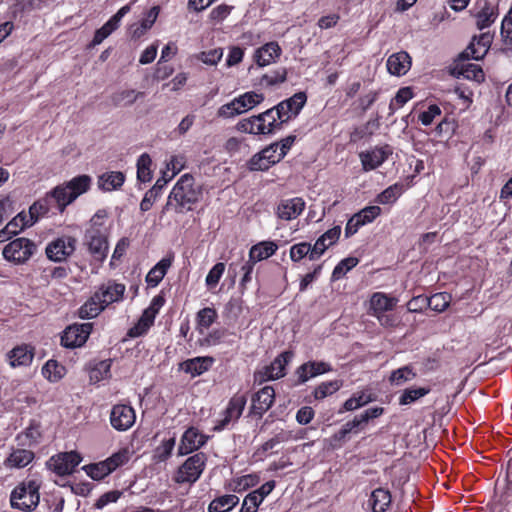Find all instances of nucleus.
<instances>
[{"instance_id":"13d9d810","label":"nucleus","mask_w":512,"mask_h":512,"mask_svg":"<svg viewBox=\"0 0 512 512\" xmlns=\"http://www.w3.org/2000/svg\"><path fill=\"white\" fill-rule=\"evenodd\" d=\"M225 272V264L223 262L216 263L208 272L205 284L209 290L214 289Z\"/></svg>"},{"instance_id":"7ed1b4c3","label":"nucleus","mask_w":512,"mask_h":512,"mask_svg":"<svg viewBox=\"0 0 512 512\" xmlns=\"http://www.w3.org/2000/svg\"><path fill=\"white\" fill-rule=\"evenodd\" d=\"M41 482L36 479L19 483L10 494V505L23 512L34 511L40 502Z\"/></svg>"},{"instance_id":"2eb2a0df","label":"nucleus","mask_w":512,"mask_h":512,"mask_svg":"<svg viewBox=\"0 0 512 512\" xmlns=\"http://www.w3.org/2000/svg\"><path fill=\"white\" fill-rule=\"evenodd\" d=\"M210 436L203 434L198 428L191 426L182 434L180 444L178 446V455H189L198 451L209 440Z\"/></svg>"},{"instance_id":"6e6552de","label":"nucleus","mask_w":512,"mask_h":512,"mask_svg":"<svg viewBox=\"0 0 512 512\" xmlns=\"http://www.w3.org/2000/svg\"><path fill=\"white\" fill-rule=\"evenodd\" d=\"M279 143H271L258 153L254 154L246 163L249 171H268L272 166L282 159L278 155Z\"/></svg>"},{"instance_id":"4d7b16f0","label":"nucleus","mask_w":512,"mask_h":512,"mask_svg":"<svg viewBox=\"0 0 512 512\" xmlns=\"http://www.w3.org/2000/svg\"><path fill=\"white\" fill-rule=\"evenodd\" d=\"M501 36L507 49L512 52V6L502 20Z\"/></svg>"},{"instance_id":"412c9836","label":"nucleus","mask_w":512,"mask_h":512,"mask_svg":"<svg viewBox=\"0 0 512 512\" xmlns=\"http://www.w3.org/2000/svg\"><path fill=\"white\" fill-rule=\"evenodd\" d=\"M333 370L330 363L324 361H307L296 369L298 384H304L311 378L331 372Z\"/></svg>"},{"instance_id":"37998d69","label":"nucleus","mask_w":512,"mask_h":512,"mask_svg":"<svg viewBox=\"0 0 512 512\" xmlns=\"http://www.w3.org/2000/svg\"><path fill=\"white\" fill-rule=\"evenodd\" d=\"M241 111L244 113L264 101V95L254 91L246 92L235 98Z\"/></svg>"},{"instance_id":"de8ad7c7","label":"nucleus","mask_w":512,"mask_h":512,"mask_svg":"<svg viewBox=\"0 0 512 512\" xmlns=\"http://www.w3.org/2000/svg\"><path fill=\"white\" fill-rule=\"evenodd\" d=\"M143 92H136L133 89L123 90L112 95V102L116 106L132 105L139 97H143Z\"/></svg>"},{"instance_id":"6ab92c4d","label":"nucleus","mask_w":512,"mask_h":512,"mask_svg":"<svg viewBox=\"0 0 512 512\" xmlns=\"http://www.w3.org/2000/svg\"><path fill=\"white\" fill-rule=\"evenodd\" d=\"M493 41V34L490 32L481 33L474 36L468 47L461 53L465 59L481 60L488 52Z\"/></svg>"},{"instance_id":"ddd939ff","label":"nucleus","mask_w":512,"mask_h":512,"mask_svg":"<svg viewBox=\"0 0 512 512\" xmlns=\"http://www.w3.org/2000/svg\"><path fill=\"white\" fill-rule=\"evenodd\" d=\"M246 403H247L246 394H240V393L234 394L230 398V400L223 412V418L216 422L215 426L213 427V431L220 432V431L224 430L232 421H237L241 417V415L244 411V408L246 406Z\"/></svg>"},{"instance_id":"9d476101","label":"nucleus","mask_w":512,"mask_h":512,"mask_svg":"<svg viewBox=\"0 0 512 512\" xmlns=\"http://www.w3.org/2000/svg\"><path fill=\"white\" fill-rule=\"evenodd\" d=\"M76 246L77 239L75 237L63 235L48 243L45 253L49 260L62 262L74 253Z\"/></svg>"},{"instance_id":"864d4df0","label":"nucleus","mask_w":512,"mask_h":512,"mask_svg":"<svg viewBox=\"0 0 512 512\" xmlns=\"http://www.w3.org/2000/svg\"><path fill=\"white\" fill-rule=\"evenodd\" d=\"M54 207L51 200H48V194L41 200L35 202L29 209V217L35 223L40 215H46Z\"/></svg>"},{"instance_id":"cd10ccee","label":"nucleus","mask_w":512,"mask_h":512,"mask_svg":"<svg viewBox=\"0 0 512 512\" xmlns=\"http://www.w3.org/2000/svg\"><path fill=\"white\" fill-rule=\"evenodd\" d=\"M398 299L383 292H375L370 298V310L376 316L394 309Z\"/></svg>"},{"instance_id":"338daca9","label":"nucleus","mask_w":512,"mask_h":512,"mask_svg":"<svg viewBox=\"0 0 512 512\" xmlns=\"http://www.w3.org/2000/svg\"><path fill=\"white\" fill-rule=\"evenodd\" d=\"M426 304L434 311L442 312L449 305V296L446 293H437L431 297H427Z\"/></svg>"},{"instance_id":"72a5a7b5","label":"nucleus","mask_w":512,"mask_h":512,"mask_svg":"<svg viewBox=\"0 0 512 512\" xmlns=\"http://www.w3.org/2000/svg\"><path fill=\"white\" fill-rule=\"evenodd\" d=\"M105 310L98 296L93 293L92 296L78 309V316L81 319H93Z\"/></svg>"},{"instance_id":"a878e982","label":"nucleus","mask_w":512,"mask_h":512,"mask_svg":"<svg viewBox=\"0 0 512 512\" xmlns=\"http://www.w3.org/2000/svg\"><path fill=\"white\" fill-rule=\"evenodd\" d=\"M411 57L406 51H400L390 55L387 59V70L395 76L405 75L411 68Z\"/></svg>"},{"instance_id":"f3484780","label":"nucleus","mask_w":512,"mask_h":512,"mask_svg":"<svg viewBox=\"0 0 512 512\" xmlns=\"http://www.w3.org/2000/svg\"><path fill=\"white\" fill-rule=\"evenodd\" d=\"M275 390L272 386H265L254 393L251 398L250 414L261 418L273 405Z\"/></svg>"},{"instance_id":"3c124183","label":"nucleus","mask_w":512,"mask_h":512,"mask_svg":"<svg viewBox=\"0 0 512 512\" xmlns=\"http://www.w3.org/2000/svg\"><path fill=\"white\" fill-rule=\"evenodd\" d=\"M359 263V259L356 257H347L342 259L333 269L332 280L337 281L341 279L347 272L352 270Z\"/></svg>"},{"instance_id":"680f3d73","label":"nucleus","mask_w":512,"mask_h":512,"mask_svg":"<svg viewBox=\"0 0 512 512\" xmlns=\"http://www.w3.org/2000/svg\"><path fill=\"white\" fill-rule=\"evenodd\" d=\"M68 274L69 269L67 267L49 265L42 269L41 277L49 282L50 279H64Z\"/></svg>"},{"instance_id":"6e6d98bb","label":"nucleus","mask_w":512,"mask_h":512,"mask_svg":"<svg viewBox=\"0 0 512 512\" xmlns=\"http://www.w3.org/2000/svg\"><path fill=\"white\" fill-rule=\"evenodd\" d=\"M313 251V245L308 242H301L294 244L290 247V258L293 262H299L304 257L310 259V255Z\"/></svg>"},{"instance_id":"dca6fc26","label":"nucleus","mask_w":512,"mask_h":512,"mask_svg":"<svg viewBox=\"0 0 512 512\" xmlns=\"http://www.w3.org/2000/svg\"><path fill=\"white\" fill-rule=\"evenodd\" d=\"M392 152V148L388 144L360 152L359 159L361 161L362 170L369 172L377 169L392 155Z\"/></svg>"},{"instance_id":"1a4fd4ad","label":"nucleus","mask_w":512,"mask_h":512,"mask_svg":"<svg viewBox=\"0 0 512 512\" xmlns=\"http://www.w3.org/2000/svg\"><path fill=\"white\" fill-rule=\"evenodd\" d=\"M307 102L305 92H297L288 99L279 102L274 106L276 115L280 120V124H286L291 119L298 116L302 108Z\"/></svg>"},{"instance_id":"a19ab883","label":"nucleus","mask_w":512,"mask_h":512,"mask_svg":"<svg viewBox=\"0 0 512 512\" xmlns=\"http://www.w3.org/2000/svg\"><path fill=\"white\" fill-rule=\"evenodd\" d=\"M175 444V436L162 440L153 451V459L158 463L167 461L172 455Z\"/></svg>"},{"instance_id":"5701e85b","label":"nucleus","mask_w":512,"mask_h":512,"mask_svg":"<svg viewBox=\"0 0 512 512\" xmlns=\"http://www.w3.org/2000/svg\"><path fill=\"white\" fill-rule=\"evenodd\" d=\"M340 235V225H336L323 233L313 245L310 260L314 261L319 259L330 246L334 245L339 240Z\"/></svg>"},{"instance_id":"bf43d9fd","label":"nucleus","mask_w":512,"mask_h":512,"mask_svg":"<svg viewBox=\"0 0 512 512\" xmlns=\"http://www.w3.org/2000/svg\"><path fill=\"white\" fill-rule=\"evenodd\" d=\"M381 208L377 205L366 206L357 213L355 216L364 225L372 223L381 214Z\"/></svg>"},{"instance_id":"e433bc0d","label":"nucleus","mask_w":512,"mask_h":512,"mask_svg":"<svg viewBox=\"0 0 512 512\" xmlns=\"http://www.w3.org/2000/svg\"><path fill=\"white\" fill-rule=\"evenodd\" d=\"M239 503L238 496L227 494L216 497L208 506L209 512H229Z\"/></svg>"},{"instance_id":"09e8293b","label":"nucleus","mask_w":512,"mask_h":512,"mask_svg":"<svg viewBox=\"0 0 512 512\" xmlns=\"http://www.w3.org/2000/svg\"><path fill=\"white\" fill-rule=\"evenodd\" d=\"M457 123L449 117L443 118L434 129L435 136L440 140H448L456 131Z\"/></svg>"},{"instance_id":"4468645a","label":"nucleus","mask_w":512,"mask_h":512,"mask_svg":"<svg viewBox=\"0 0 512 512\" xmlns=\"http://www.w3.org/2000/svg\"><path fill=\"white\" fill-rule=\"evenodd\" d=\"M81 460L82 458L79 453L70 451L52 456L48 461V465L58 476H66L75 471Z\"/></svg>"},{"instance_id":"20e7f679","label":"nucleus","mask_w":512,"mask_h":512,"mask_svg":"<svg viewBox=\"0 0 512 512\" xmlns=\"http://www.w3.org/2000/svg\"><path fill=\"white\" fill-rule=\"evenodd\" d=\"M284 124H280L274 107L267 109L259 115L242 119L236 125L238 131L254 135L273 134L282 129Z\"/></svg>"},{"instance_id":"c9c22d12","label":"nucleus","mask_w":512,"mask_h":512,"mask_svg":"<svg viewBox=\"0 0 512 512\" xmlns=\"http://www.w3.org/2000/svg\"><path fill=\"white\" fill-rule=\"evenodd\" d=\"M404 191L405 186L403 183H394L379 193L375 198V202L382 205L393 204L404 193Z\"/></svg>"},{"instance_id":"4be33fe9","label":"nucleus","mask_w":512,"mask_h":512,"mask_svg":"<svg viewBox=\"0 0 512 512\" xmlns=\"http://www.w3.org/2000/svg\"><path fill=\"white\" fill-rule=\"evenodd\" d=\"M282 49L278 42L271 41L257 48L253 60L259 67H265L275 63L281 56Z\"/></svg>"},{"instance_id":"a18cd8bd","label":"nucleus","mask_w":512,"mask_h":512,"mask_svg":"<svg viewBox=\"0 0 512 512\" xmlns=\"http://www.w3.org/2000/svg\"><path fill=\"white\" fill-rule=\"evenodd\" d=\"M260 481L257 474H247L236 478L230 485V489L236 493H242L251 487L256 486Z\"/></svg>"},{"instance_id":"8fccbe9b","label":"nucleus","mask_w":512,"mask_h":512,"mask_svg":"<svg viewBox=\"0 0 512 512\" xmlns=\"http://www.w3.org/2000/svg\"><path fill=\"white\" fill-rule=\"evenodd\" d=\"M413 97L414 93L411 87L400 88L389 104L390 114H393L397 109L403 107Z\"/></svg>"},{"instance_id":"49530a36","label":"nucleus","mask_w":512,"mask_h":512,"mask_svg":"<svg viewBox=\"0 0 512 512\" xmlns=\"http://www.w3.org/2000/svg\"><path fill=\"white\" fill-rule=\"evenodd\" d=\"M417 376L411 365H405L391 372L389 381L392 384L400 385L409 380H413Z\"/></svg>"},{"instance_id":"79ce46f5","label":"nucleus","mask_w":512,"mask_h":512,"mask_svg":"<svg viewBox=\"0 0 512 512\" xmlns=\"http://www.w3.org/2000/svg\"><path fill=\"white\" fill-rule=\"evenodd\" d=\"M341 380H330L321 382L313 390V396L316 400H323L324 398L336 393L342 387Z\"/></svg>"},{"instance_id":"c85d7f7f","label":"nucleus","mask_w":512,"mask_h":512,"mask_svg":"<svg viewBox=\"0 0 512 512\" xmlns=\"http://www.w3.org/2000/svg\"><path fill=\"white\" fill-rule=\"evenodd\" d=\"M42 438V426L37 420H31L24 431L16 437L17 441L23 446H36Z\"/></svg>"},{"instance_id":"4c0bfd02","label":"nucleus","mask_w":512,"mask_h":512,"mask_svg":"<svg viewBox=\"0 0 512 512\" xmlns=\"http://www.w3.org/2000/svg\"><path fill=\"white\" fill-rule=\"evenodd\" d=\"M218 314L215 308L205 307L200 309L196 314V329L203 334L204 330L209 329L217 320Z\"/></svg>"},{"instance_id":"603ef678","label":"nucleus","mask_w":512,"mask_h":512,"mask_svg":"<svg viewBox=\"0 0 512 512\" xmlns=\"http://www.w3.org/2000/svg\"><path fill=\"white\" fill-rule=\"evenodd\" d=\"M498 13L490 7H484L476 15V26L479 30L490 27L496 20Z\"/></svg>"},{"instance_id":"69168bd1","label":"nucleus","mask_w":512,"mask_h":512,"mask_svg":"<svg viewBox=\"0 0 512 512\" xmlns=\"http://www.w3.org/2000/svg\"><path fill=\"white\" fill-rule=\"evenodd\" d=\"M349 440V434L347 431L341 427L340 430L331 435L328 439L325 440L326 445L331 450H338L343 447V445Z\"/></svg>"},{"instance_id":"39448f33","label":"nucleus","mask_w":512,"mask_h":512,"mask_svg":"<svg viewBox=\"0 0 512 512\" xmlns=\"http://www.w3.org/2000/svg\"><path fill=\"white\" fill-rule=\"evenodd\" d=\"M207 461L208 456L204 452H197L189 456L176 471L175 482L178 484H194L203 474Z\"/></svg>"},{"instance_id":"9b49d317","label":"nucleus","mask_w":512,"mask_h":512,"mask_svg":"<svg viewBox=\"0 0 512 512\" xmlns=\"http://www.w3.org/2000/svg\"><path fill=\"white\" fill-rule=\"evenodd\" d=\"M110 425L118 432L129 430L136 422V411L130 404L117 403L109 415Z\"/></svg>"},{"instance_id":"f257e3e1","label":"nucleus","mask_w":512,"mask_h":512,"mask_svg":"<svg viewBox=\"0 0 512 512\" xmlns=\"http://www.w3.org/2000/svg\"><path fill=\"white\" fill-rule=\"evenodd\" d=\"M203 196L202 187L196 185L195 178L190 173L183 174L171 189L163 212L173 211L183 215L192 212Z\"/></svg>"},{"instance_id":"7c9ffc66","label":"nucleus","mask_w":512,"mask_h":512,"mask_svg":"<svg viewBox=\"0 0 512 512\" xmlns=\"http://www.w3.org/2000/svg\"><path fill=\"white\" fill-rule=\"evenodd\" d=\"M392 502V496L388 489L376 488L372 491L369 504L372 512H386Z\"/></svg>"},{"instance_id":"423d86ee","label":"nucleus","mask_w":512,"mask_h":512,"mask_svg":"<svg viewBox=\"0 0 512 512\" xmlns=\"http://www.w3.org/2000/svg\"><path fill=\"white\" fill-rule=\"evenodd\" d=\"M36 250V245L28 238L20 237L9 242L3 249L4 258L15 264L27 262Z\"/></svg>"},{"instance_id":"2f4dec72","label":"nucleus","mask_w":512,"mask_h":512,"mask_svg":"<svg viewBox=\"0 0 512 512\" xmlns=\"http://www.w3.org/2000/svg\"><path fill=\"white\" fill-rule=\"evenodd\" d=\"M167 181L168 180L165 178L158 179L156 183L145 193L140 202L141 212H147L153 207L156 200L161 196Z\"/></svg>"},{"instance_id":"052dcab7","label":"nucleus","mask_w":512,"mask_h":512,"mask_svg":"<svg viewBox=\"0 0 512 512\" xmlns=\"http://www.w3.org/2000/svg\"><path fill=\"white\" fill-rule=\"evenodd\" d=\"M287 79V69L279 68L270 73L264 74L261 78V84L266 86H274L285 82Z\"/></svg>"},{"instance_id":"5fc2aeb1","label":"nucleus","mask_w":512,"mask_h":512,"mask_svg":"<svg viewBox=\"0 0 512 512\" xmlns=\"http://www.w3.org/2000/svg\"><path fill=\"white\" fill-rule=\"evenodd\" d=\"M84 470L87 473V475L94 480H101L110 473H112L111 468H109L105 460L98 463L86 465L84 467Z\"/></svg>"},{"instance_id":"393cba45","label":"nucleus","mask_w":512,"mask_h":512,"mask_svg":"<svg viewBox=\"0 0 512 512\" xmlns=\"http://www.w3.org/2000/svg\"><path fill=\"white\" fill-rule=\"evenodd\" d=\"M215 359L212 356H198L187 359L180 364L181 369L192 377L200 376L210 370Z\"/></svg>"},{"instance_id":"a211bd4d","label":"nucleus","mask_w":512,"mask_h":512,"mask_svg":"<svg viewBox=\"0 0 512 512\" xmlns=\"http://www.w3.org/2000/svg\"><path fill=\"white\" fill-rule=\"evenodd\" d=\"M125 291L126 287L124 284L109 280L107 283L101 284L94 293L98 296L104 308H106L110 304L122 301Z\"/></svg>"},{"instance_id":"473e14b6","label":"nucleus","mask_w":512,"mask_h":512,"mask_svg":"<svg viewBox=\"0 0 512 512\" xmlns=\"http://www.w3.org/2000/svg\"><path fill=\"white\" fill-rule=\"evenodd\" d=\"M278 246L273 241H262L250 248L249 258L258 262L274 255Z\"/></svg>"},{"instance_id":"58836bf2","label":"nucleus","mask_w":512,"mask_h":512,"mask_svg":"<svg viewBox=\"0 0 512 512\" xmlns=\"http://www.w3.org/2000/svg\"><path fill=\"white\" fill-rule=\"evenodd\" d=\"M66 369L56 360H48L42 367L43 376L50 382H57L65 375Z\"/></svg>"},{"instance_id":"0eeeda50","label":"nucleus","mask_w":512,"mask_h":512,"mask_svg":"<svg viewBox=\"0 0 512 512\" xmlns=\"http://www.w3.org/2000/svg\"><path fill=\"white\" fill-rule=\"evenodd\" d=\"M93 330L92 323H74L62 332L60 343L63 347L74 349L82 347L87 342Z\"/></svg>"},{"instance_id":"b1692460","label":"nucleus","mask_w":512,"mask_h":512,"mask_svg":"<svg viewBox=\"0 0 512 512\" xmlns=\"http://www.w3.org/2000/svg\"><path fill=\"white\" fill-rule=\"evenodd\" d=\"M305 209V201L301 197L282 200L276 210L277 216L282 220L296 219Z\"/></svg>"},{"instance_id":"c03bdc74","label":"nucleus","mask_w":512,"mask_h":512,"mask_svg":"<svg viewBox=\"0 0 512 512\" xmlns=\"http://www.w3.org/2000/svg\"><path fill=\"white\" fill-rule=\"evenodd\" d=\"M89 252L97 259H105L108 253V238H85Z\"/></svg>"},{"instance_id":"774afa93","label":"nucleus","mask_w":512,"mask_h":512,"mask_svg":"<svg viewBox=\"0 0 512 512\" xmlns=\"http://www.w3.org/2000/svg\"><path fill=\"white\" fill-rule=\"evenodd\" d=\"M243 306L240 298H231L225 305L224 314L227 318L236 320L242 313Z\"/></svg>"},{"instance_id":"0e129e2a","label":"nucleus","mask_w":512,"mask_h":512,"mask_svg":"<svg viewBox=\"0 0 512 512\" xmlns=\"http://www.w3.org/2000/svg\"><path fill=\"white\" fill-rule=\"evenodd\" d=\"M105 461L109 468H111V472H113L118 467L123 466L129 461V451L127 448H122L119 451L113 453Z\"/></svg>"},{"instance_id":"e2e57ef3","label":"nucleus","mask_w":512,"mask_h":512,"mask_svg":"<svg viewBox=\"0 0 512 512\" xmlns=\"http://www.w3.org/2000/svg\"><path fill=\"white\" fill-rule=\"evenodd\" d=\"M460 74L469 80H474L477 82L484 80V72L478 64L468 63L462 65Z\"/></svg>"},{"instance_id":"f03ea898","label":"nucleus","mask_w":512,"mask_h":512,"mask_svg":"<svg viewBox=\"0 0 512 512\" xmlns=\"http://www.w3.org/2000/svg\"><path fill=\"white\" fill-rule=\"evenodd\" d=\"M92 179L89 175H78L71 180L57 185L48 192V200L63 213L67 206L74 202L80 195L86 193L91 187Z\"/></svg>"},{"instance_id":"f704fd0d","label":"nucleus","mask_w":512,"mask_h":512,"mask_svg":"<svg viewBox=\"0 0 512 512\" xmlns=\"http://www.w3.org/2000/svg\"><path fill=\"white\" fill-rule=\"evenodd\" d=\"M430 392V387H408L401 392L398 398V403L401 406L411 405L428 395Z\"/></svg>"},{"instance_id":"ea45409f","label":"nucleus","mask_w":512,"mask_h":512,"mask_svg":"<svg viewBox=\"0 0 512 512\" xmlns=\"http://www.w3.org/2000/svg\"><path fill=\"white\" fill-rule=\"evenodd\" d=\"M152 159L149 154L143 153L137 160V180L142 183L150 182L152 179Z\"/></svg>"},{"instance_id":"bb28decb","label":"nucleus","mask_w":512,"mask_h":512,"mask_svg":"<svg viewBox=\"0 0 512 512\" xmlns=\"http://www.w3.org/2000/svg\"><path fill=\"white\" fill-rule=\"evenodd\" d=\"M126 180V176L121 171H108L98 176L97 185L101 191L111 192L119 190Z\"/></svg>"},{"instance_id":"f8f14e48","label":"nucleus","mask_w":512,"mask_h":512,"mask_svg":"<svg viewBox=\"0 0 512 512\" xmlns=\"http://www.w3.org/2000/svg\"><path fill=\"white\" fill-rule=\"evenodd\" d=\"M293 357V351H283L270 363V365L264 367L263 371L255 374L256 380L262 383L284 377L286 375V366L291 362Z\"/></svg>"},{"instance_id":"aec40b11","label":"nucleus","mask_w":512,"mask_h":512,"mask_svg":"<svg viewBox=\"0 0 512 512\" xmlns=\"http://www.w3.org/2000/svg\"><path fill=\"white\" fill-rule=\"evenodd\" d=\"M35 356V348L30 344L15 346L7 354L6 358L12 368L28 367Z\"/></svg>"},{"instance_id":"c756f323","label":"nucleus","mask_w":512,"mask_h":512,"mask_svg":"<svg viewBox=\"0 0 512 512\" xmlns=\"http://www.w3.org/2000/svg\"><path fill=\"white\" fill-rule=\"evenodd\" d=\"M35 458L33 451L25 448L12 449L4 464L7 468H24Z\"/></svg>"}]
</instances>
